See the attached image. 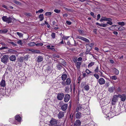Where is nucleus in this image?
I'll use <instances>...</instances> for the list:
<instances>
[{"mask_svg": "<svg viewBox=\"0 0 126 126\" xmlns=\"http://www.w3.org/2000/svg\"><path fill=\"white\" fill-rule=\"evenodd\" d=\"M83 107L82 105H81L78 107L76 109V111L81 112L83 115L88 114V112H86L87 110H88L86 109H85L84 108H83Z\"/></svg>", "mask_w": 126, "mask_h": 126, "instance_id": "nucleus-1", "label": "nucleus"}, {"mask_svg": "<svg viewBox=\"0 0 126 126\" xmlns=\"http://www.w3.org/2000/svg\"><path fill=\"white\" fill-rule=\"evenodd\" d=\"M2 20L4 22H7L8 23H9L12 22V18L10 17L8 18L7 17V16H3L2 18Z\"/></svg>", "mask_w": 126, "mask_h": 126, "instance_id": "nucleus-2", "label": "nucleus"}, {"mask_svg": "<svg viewBox=\"0 0 126 126\" xmlns=\"http://www.w3.org/2000/svg\"><path fill=\"white\" fill-rule=\"evenodd\" d=\"M8 55H5L1 58V61L4 63H6L8 61Z\"/></svg>", "mask_w": 126, "mask_h": 126, "instance_id": "nucleus-3", "label": "nucleus"}, {"mask_svg": "<svg viewBox=\"0 0 126 126\" xmlns=\"http://www.w3.org/2000/svg\"><path fill=\"white\" fill-rule=\"evenodd\" d=\"M118 95H114L112 99L111 104L112 105H115L118 100Z\"/></svg>", "mask_w": 126, "mask_h": 126, "instance_id": "nucleus-4", "label": "nucleus"}, {"mask_svg": "<svg viewBox=\"0 0 126 126\" xmlns=\"http://www.w3.org/2000/svg\"><path fill=\"white\" fill-rule=\"evenodd\" d=\"M64 94L62 93H60L57 94V98L58 100H62L64 97Z\"/></svg>", "mask_w": 126, "mask_h": 126, "instance_id": "nucleus-5", "label": "nucleus"}, {"mask_svg": "<svg viewBox=\"0 0 126 126\" xmlns=\"http://www.w3.org/2000/svg\"><path fill=\"white\" fill-rule=\"evenodd\" d=\"M118 97L121 99V101L124 102L126 99V94H122L118 95Z\"/></svg>", "mask_w": 126, "mask_h": 126, "instance_id": "nucleus-6", "label": "nucleus"}, {"mask_svg": "<svg viewBox=\"0 0 126 126\" xmlns=\"http://www.w3.org/2000/svg\"><path fill=\"white\" fill-rule=\"evenodd\" d=\"M58 121L52 118L49 122V123L52 125H56L58 123Z\"/></svg>", "mask_w": 126, "mask_h": 126, "instance_id": "nucleus-7", "label": "nucleus"}, {"mask_svg": "<svg viewBox=\"0 0 126 126\" xmlns=\"http://www.w3.org/2000/svg\"><path fill=\"white\" fill-rule=\"evenodd\" d=\"M70 98V96L68 94H66L65 95L64 98V101L65 102H68Z\"/></svg>", "mask_w": 126, "mask_h": 126, "instance_id": "nucleus-8", "label": "nucleus"}, {"mask_svg": "<svg viewBox=\"0 0 126 126\" xmlns=\"http://www.w3.org/2000/svg\"><path fill=\"white\" fill-rule=\"evenodd\" d=\"M98 82L100 85H103L105 84V81L103 78H101L98 79Z\"/></svg>", "mask_w": 126, "mask_h": 126, "instance_id": "nucleus-9", "label": "nucleus"}, {"mask_svg": "<svg viewBox=\"0 0 126 126\" xmlns=\"http://www.w3.org/2000/svg\"><path fill=\"white\" fill-rule=\"evenodd\" d=\"M68 106L67 104H64L61 106V109L63 111H65L67 109Z\"/></svg>", "mask_w": 126, "mask_h": 126, "instance_id": "nucleus-10", "label": "nucleus"}, {"mask_svg": "<svg viewBox=\"0 0 126 126\" xmlns=\"http://www.w3.org/2000/svg\"><path fill=\"white\" fill-rule=\"evenodd\" d=\"M76 114V118L77 119H80L82 117V113L80 112H77Z\"/></svg>", "mask_w": 126, "mask_h": 126, "instance_id": "nucleus-11", "label": "nucleus"}, {"mask_svg": "<svg viewBox=\"0 0 126 126\" xmlns=\"http://www.w3.org/2000/svg\"><path fill=\"white\" fill-rule=\"evenodd\" d=\"M43 57L41 56H39L37 58L36 61L37 63H40L42 62L43 60Z\"/></svg>", "mask_w": 126, "mask_h": 126, "instance_id": "nucleus-12", "label": "nucleus"}, {"mask_svg": "<svg viewBox=\"0 0 126 126\" xmlns=\"http://www.w3.org/2000/svg\"><path fill=\"white\" fill-rule=\"evenodd\" d=\"M81 122L79 120H77L74 123L75 126H79L81 125Z\"/></svg>", "mask_w": 126, "mask_h": 126, "instance_id": "nucleus-13", "label": "nucleus"}, {"mask_svg": "<svg viewBox=\"0 0 126 126\" xmlns=\"http://www.w3.org/2000/svg\"><path fill=\"white\" fill-rule=\"evenodd\" d=\"M64 113L62 111H60L58 114V117L59 119H60L63 117L64 116Z\"/></svg>", "mask_w": 126, "mask_h": 126, "instance_id": "nucleus-14", "label": "nucleus"}, {"mask_svg": "<svg viewBox=\"0 0 126 126\" xmlns=\"http://www.w3.org/2000/svg\"><path fill=\"white\" fill-rule=\"evenodd\" d=\"M9 59L11 61H15L16 59V58L15 55H12L10 57Z\"/></svg>", "mask_w": 126, "mask_h": 126, "instance_id": "nucleus-15", "label": "nucleus"}, {"mask_svg": "<svg viewBox=\"0 0 126 126\" xmlns=\"http://www.w3.org/2000/svg\"><path fill=\"white\" fill-rule=\"evenodd\" d=\"M46 71L48 73H50L52 71V70L50 66H48L46 69Z\"/></svg>", "mask_w": 126, "mask_h": 126, "instance_id": "nucleus-16", "label": "nucleus"}, {"mask_svg": "<svg viewBox=\"0 0 126 126\" xmlns=\"http://www.w3.org/2000/svg\"><path fill=\"white\" fill-rule=\"evenodd\" d=\"M56 67H57V68L58 70H61L62 67V64L60 62H59L58 64L57 65Z\"/></svg>", "mask_w": 126, "mask_h": 126, "instance_id": "nucleus-17", "label": "nucleus"}, {"mask_svg": "<svg viewBox=\"0 0 126 126\" xmlns=\"http://www.w3.org/2000/svg\"><path fill=\"white\" fill-rule=\"evenodd\" d=\"M96 24L97 25L103 27H106L108 25L106 24H99L98 22L96 23Z\"/></svg>", "mask_w": 126, "mask_h": 126, "instance_id": "nucleus-18", "label": "nucleus"}, {"mask_svg": "<svg viewBox=\"0 0 126 126\" xmlns=\"http://www.w3.org/2000/svg\"><path fill=\"white\" fill-rule=\"evenodd\" d=\"M15 118L16 120L17 121H21V118L19 115H18L16 116L15 117Z\"/></svg>", "mask_w": 126, "mask_h": 126, "instance_id": "nucleus-19", "label": "nucleus"}, {"mask_svg": "<svg viewBox=\"0 0 126 126\" xmlns=\"http://www.w3.org/2000/svg\"><path fill=\"white\" fill-rule=\"evenodd\" d=\"M81 64V62H78L77 63L76 66H77V69L78 70L80 68V66Z\"/></svg>", "mask_w": 126, "mask_h": 126, "instance_id": "nucleus-20", "label": "nucleus"}, {"mask_svg": "<svg viewBox=\"0 0 126 126\" xmlns=\"http://www.w3.org/2000/svg\"><path fill=\"white\" fill-rule=\"evenodd\" d=\"M0 85L1 87H4L5 86V80L2 79L0 83Z\"/></svg>", "mask_w": 126, "mask_h": 126, "instance_id": "nucleus-21", "label": "nucleus"}, {"mask_svg": "<svg viewBox=\"0 0 126 126\" xmlns=\"http://www.w3.org/2000/svg\"><path fill=\"white\" fill-rule=\"evenodd\" d=\"M62 78L63 80H65L67 77V76L66 74H63L62 76Z\"/></svg>", "mask_w": 126, "mask_h": 126, "instance_id": "nucleus-22", "label": "nucleus"}, {"mask_svg": "<svg viewBox=\"0 0 126 126\" xmlns=\"http://www.w3.org/2000/svg\"><path fill=\"white\" fill-rule=\"evenodd\" d=\"M71 83V79L69 78L67 79L66 82V85H69Z\"/></svg>", "mask_w": 126, "mask_h": 126, "instance_id": "nucleus-23", "label": "nucleus"}, {"mask_svg": "<svg viewBox=\"0 0 126 126\" xmlns=\"http://www.w3.org/2000/svg\"><path fill=\"white\" fill-rule=\"evenodd\" d=\"M51 47H50V46L48 45L47 46V47L48 49L52 50L53 51H55V49L54 48L52 47H54V46H52Z\"/></svg>", "mask_w": 126, "mask_h": 126, "instance_id": "nucleus-24", "label": "nucleus"}, {"mask_svg": "<svg viewBox=\"0 0 126 126\" xmlns=\"http://www.w3.org/2000/svg\"><path fill=\"white\" fill-rule=\"evenodd\" d=\"M33 52L36 53H37L40 54L41 53V52L39 50H36L35 49H32L31 51Z\"/></svg>", "mask_w": 126, "mask_h": 126, "instance_id": "nucleus-25", "label": "nucleus"}, {"mask_svg": "<svg viewBox=\"0 0 126 126\" xmlns=\"http://www.w3.org/2000/svg\"><path fill=\"white\" fill-rule=\"evenodd\" d=\"M115 90V88L114 87L112 86L110 87L109 89V91L110 93L112 92Z\"/></svg>", "mask_w": 126, "mask_h": 126, "instance_id": "nucleus-26", "label": "nucleus"}, {"mask_svg": "<svg viewBox=\"0 0 126 126\" xmlns=\"http://www.w3.org/2000/svg\"><path fill=\"white\" fill-rule=\"evenodd\" d=\"M40 19V20L41 21H42L44 19L43 15V14L40 15L38 17Z\"/></svg>", "mask_w": 126, "mask_h": 126, "instance_id": "nucleus-27", "label": "nucleus"}, {"mask_svg": "<svg viewBox=\"0 0 126 126\" xmlns=\"http://www.w3.org/2000/svg\"><path fill=\"white\" fill-rule=\"evenodd\" d=\"M28 45V46H33L35 45V43L34 42H31L29 43Z\"/></svg>", "mask_w": 126, "mask_h": 126, "instance_id": "nucleus-28", "label": "nucleus"}, {"mask_svg": "<svg viewBox=\"0 0 126 126\" xmlns=\"http://www.w3.org/2000/svg\"><path fill=\"white\" fill-rule=\"evenodd\" d=\"M51 15V13L50 12H46L45 15L46 16H50Z\"/></svg>", "mask_w": 126, "mask_h": 126, "instance_id": "nucleus-29", "label": "nucleus"}, {"mask_svg": "<svg viewBox=\"0 0 126 126\" xmlns=\"http://www.w3.org/2000/svg\"><path fill=\"white\" fill-rule=\"evenodd\" d=\"M114 73L116 75H117L119 74V71L115 68H114Z\"/></svg>", "mask_w": 126, "mask_h": 126, "instance_id": "nucleus-30", "label": "nucleus"}, {"mask_svg": "<svg viewBox=\"0 0 126 126\" xmlns=\"http://www.w3.org/2000/svg\"><path fill=\"white\" fill-rule=\"evenodd\" d=\"M84 89L85 90L87 91L88 90H89V86L88 85H86L84 87Z\"/></svg>", "mask_w": 126, "mask_h": 126, "instance_id": "nucleus-31", "label": "nucleus"}, {"mask_svg": "<svg viewBox=\"0 0 126 126\" xmlns=\"http://www.w3.org/2000/svg\"><path fill=\"white\" fill-rule=\"evenodd\" d=\"M94 63L92 62H91L90 63H89V64L88 65V67H91L92 66L94 65Z\"/></svg>", "mask_w": 126, "mask_h": 126, "instance_id": "nucleus-32", "label": "nucleus"}, {"mask_svg": "<svg viewBox=\"0 0 126 126\" xmlns=\"http://www.w3.org/2000/svg\"><path fill=\"white\" fill-rule=\"evenodd\" d=\"M24 60V58L23 57H19L18 61L20 62H23Z\"/></svg>", "mask_w": 126, "mask_h": 126, "instance_id": "nucleus-33", "label": "nucleus"}, {"mask_svg": "<svg viewBox=\"0 0 126 126\" xmlns=\"http://www.w3.org/2000/svg\"><path fill=\"white\" fill-rule=\"evenodd\" d=\"M106 17H102L100 21L101 22H102L104 21H106Z\"/></svg>", "mask_w": 126, "mask_h": 126, "instance_id": "nucleus-34", "label": "nucleus"}, {"mask_svg": "<svg viewBox=\"0 0 126 126\" xmlns=\"http://www.w3.org/2000/svg\"><path fill=\"white\" fill-rule=\"evenodd\" d=\"M86 47L89 50H91L92 49V47L90 46V45H86Z\"/></svg>", "mask_w": 126, "mask_h": 126, "instance_id": "nucleus-35", "label": "nucleus"}, {"mask_svg": "<svg viewBox=\"0 0 126 126\" xmlns=\"http://www.w3.org/2000/svg\"><path fill=\"white\" fill-rule=\"evenodd\" d=\"M78 31L79 33L82 34L84 33V31L81 29H78Z\"/></svg>", "mask_w": 126, "mask_h": 126, "instance_id": "nucleus-36", "label": "nucleus"}, {"mask_svg": "<svg viewBox=\"0 0 126 126\" xmlns=\"http://www.w3.org/2000/svg\"><path fill=\"white\" fill-rule=\"evenodd\" d=\"M118 24L120 25L121 26H124L125 25V22H119L118 23Z\"/></svg>", "mask_w": 126, "mask_h": 126, "instance_id": "nucleus-37", "label": "nucleus"}, {"mask_svg": "<svg viewBox=\"0 0 126 126\" xmlns=\"http://www.w3.org/2000/svg\"><path fill=\"white\" fill-rule=\"evenodd\" d=\"M82 40L87 42H89L90 41L88 39L84 37L83 38Z\"/></svg>", "mask_w": 126, "mask_h": 126, "instance_id": "nucleus-38", "label": "nucleus"}, {"mask_svg": "<svg viewBox=\"0 0 126 126\" xmlns=\"http://www.w3.org/2000/svg\"><path fill=\"white\" fill-rule=\"evenodd\" d=\"M52 38L54 39L55 38V33L54 32H52L51 35Z\"/></svg>", "mask_w": 126, "mask_h": 126, "instance_id": "nucleus-39", "label": "nucleus"}, {"mask_svg": "<svg viewBox=\"0 0 126 126\" xmlns=\"http://www.w3.org/2000/svg\"><path fill=\"white\" fill-rule=\"evenodd\" d=\"M54 11L55 13H57L58 14V13H60V12H61V10H60L56 9L54 10Z\"/></svg>", "mask_w": 126, "mask_h": 126, "instance_id": "nucleus-40", "label": "nucleus"}, {"mask_svg": "<svg viewBox=\"0 0 126 126\" xmlns=\"http://www.w3.org/2000/svg\"><path fill=\"white\" fill-rule=\"evenodd\" d=\"M16 34L18 35L20 37L22 36V34L21 33H20L19 32H16Z\"/></svg>", "mask_w": 126, "mask_h": 126, "instance_id": "nucleus-41", "label": "nucleus"}, {"mask_svg": "<svg viewBox=\"0 0 126 126\" xmlns=\"http://www.w3.org/2000/svg\"><path fill=\"white\" fill-rule=\"evenodd\" d=\"M8 43L12 44L14 46H16L17 45L16 44H15L14 42H9Z\"/></svg>", "mask_w": 126, "mask_h": 126, "instance_id": "nucleus-42", "label": "nucleus"}, {"mask_svg": "<svg viewBox=\"0 0 126 126\" xmlns=\"http://www.w3.org/2000/svg\"><path fill=\"white\" fill-rule=\"evenodd\" d=\"M85 72L87 73L88 74H89L90 73H92V72L90 71L88 69H87L85 71Z\"/></svg>", "mask_w": 126, "mask_h": 126, "instance_id": "nucleus-43", "label": "nucleus"}, {"mask_svg": "<svg viewBox=\"0 0 126 126\" xmlns=\"http://www.w3.org/2000/svg\"><path fill=\"white\" fill-rule=\"evenodd\" d=\"M2 33H4L7 32H8V30L7 29H4L2 30Z\"/></svg>", "mask_w": 126, "mask_h": 126, "instance_id": "nucleus-44", "label": "nucleus"}, {"mask_svg": "<svg viewBox=\"0 0 126 126\" xmlns=\"http://www.w3.org/2000/svg\"><path fill=\"white\" fill-rule=\"evenodd\" d=\"M17 43L18 44L20 45H22L23 44V43H22V41L21 40L18 41H17Z\"/></svg>", "mask_w": 126, "mask_h": 126, "instance_id": "nucleus-45", "label": "nucleus"}, {"mask_svg": "<svg viewBox=\"0 0 126 126\" xmlns=\"http://www.w3.org/2000/svg\"><path fill=\"white\" fill-rule=\"evenodd\" d=\"M94 76L97 79H98L99 77L98 75L97 74H94Z\"/></svg>", "mask_w": 126, "mask_h": 126, "instance_id": "nucleus-46", "label": "nucleus"}, {"mask_svg": "<svg viewBox=\"0 0 126 126\" xmlns=\"http://www.w3.org/2000/svg\"><path fill=\"white\" fill-rule=\"evenodd\" d=\"M111 78L113 80H116L117 79L116 76H112Z\"/></svg>", "mask_w": 126, "mask_h": 126, "instance_id": "nucleus-47", "label": "nucleus"}, {"mask_svg": "<svg viewBox=\"0 0 126 126\" xmlns=\"http://www.w3.org/2000/svg\"><path fill=\"white\" fill-rule=\"evenodd\" d=\"M124 29V28L123 27L121 26L119 27V31H122Z\"/></svg>", "mask_w": 126, "mask_h": 126, "instance_id": "nucleus-48", "label": "nucleus"}, {"mask_svg": "<svg viewBox=\"0 0 126 126\" xmlns=\"http://www.w3.org/2000/svg\"><path fill=\"white\" fill-rule=\"evenodd\" d=\"M8 51L9 52H16V51L15 50H13L12 49H9Z\"/></svg>", "mask_w": 126, "mask_h": 126, "instance_id": "nucleus-49", "label": "nucleus"}, {"mask_svg": "<svg viewBox=\"0 0 126 126\" xmlns=\"http://www.w3.org/2000/svg\"><path fill=\"white\" fill-rule=\"evenodd\" d=\"M111 21H108V22H107V23L106 24H109L110 25H112L113 23H112V22H111Z\"/></svg>", "mask_w": 126, "mask_h": 126, "instance_id": "nucleus-50", "label": "nucleus"}, {"mask_svg": "<svg viewBox=\"0 0 126 126\" xmlns=\"http://www.w3.org/2000/svg\"><path fill=\"white\" fill-rule=\"evenodd\" d=\"M90 14L94 18L95 17V16L94 15V13L91 12L90 13Z\"/></svg>", "mask_w": 126, "mask_h": 126, "instance_id": "nucleus-51", "label": "nucleus"}, {"mask_svg": "<svg viewBox=\"0 0 126 126\" xmlns=\"http://www.w3.org/2000/svg\"><path fill=\"white\" fill-rule=\"evenodd\" d=\"M8 47H3L0 48V50H2L4 49H7Z\"/></svg>", "mask_w": 126, "mask_h": 126, "instance_id": "nucleus-52", "label": "nucleus"}, {"mask_svg": "<svg viewBox=\"0 0 126 126\" xmlns=\"http://www.w3.org/2000/svg\"><path fill=\"white\" fill-rule=\"evenodd\" d=\"M112 19L111 18H106V21H112Z\"/></svg>", "mask_w": 126, "mask_h": 126, "instance_id": "nucleus-53", "label": "nucleus"}, {"mask_svg": "<svg viewBox=\"0 0 126 126\" xmlns=\"http://www.w3.org/2000/svg\"><path fill=\"white\" fill-rule=\"evenodd\" d=\"M24 58V60H27L28 59V56L27 55H26L24 56L23 57Z\"/></svg>", "mask_w": 126, "mask_h": 126, "instance_id": "nucleus-54", "label": "nucleus"}, {"mask_svg": "<svg viewBox=\"0 0 126 126\" xmlns=\"http://www.w3.org/2000/svg\"><path fill=\"white\" fill-rule=\"evenodd\" d=\"M99 68L98 66L96 67V68L94 70V71L95 72H96L98 71Z\"/></svg>", "mask_w": 126, "mask_h": 126, "instance_id": "nucleus-55", "label": "nucleus"}, {"mask_svg": "<svg viewBox=\"0 0 126 126\" xmlns=\"http://www.w3.org/2000/svg\"><path fill=\"white\" fill-rule=\"evenodd\" d=\"M66 23L68 25H71L72 23L71 22L68 21H66Z\"/></svg>", "mask_w": 126, "mask_h": 126, "instance_id": "nucleus-56", "label": "nucleus"}, {"mask_svg": "<svg viewBox=\"0 0 126 126\" xmlns=\"http://www.w3.org/2000/svg\"><path fill=\"white\" fill-rule=\"evenodd\" d=\"M91 50H88V49H87H87H86V52H85V53L86 54H88L89 53V52Z\"/></svg>", "mask_w": 126, "mask_h": 126, "instance_id": "nucleus-57", "label": "nucleus"}, {"mask_svg": "<svg viewBox=\"0 0 126 126\" xmlns=\"http://www.w3.org/2000/svg\"><path fill=\"white\" fill-rule=\"evenodd\" d=\"M61 83L63 86H65L66 85V83L65 81H62Z\"/></svg>", "mask_w": 126, "mask_h": 126, "instance_id": "nucleus-58", "label": "nucleus"}, {"mask_svg": "<svg viewBox=\"0 0 126 126\" xmlns=\"http://www.w3.org/2000/svg\"><path fill=\"white\" fill-rule=\"evenodd\" d=\"M14 2L16 4H19L20 3V2L16 0H15L14 1Z\"/></svg>", "mask_w": 126, "mask_h": 126, "instance_id": "nucleus-59", "label": "nucleus"}, {"mask_svg": "<svg viewBox=\"0 0 126 126\" xmlns=\"http://www.w3.org/2000/svg\"><path fill=\"white\" fill-rule=\"evenodd\" d=\"M100 17V14H98L97 15V20H99Z\"/></svg>", "mask_w": 126, "mask_h": 126, "instance_id": "nucleus-60", "label": "nucleus"}, {"mask_svg": "<svg viewBox=\"0 0 126 126\" xmlns=\"http://www.w3.org/2000/svg\"><path fill=\"white\" fill-rule=\"evenodd\" d=\"M43 43H38L36 44H35V45L36 46H42L43 45Z\"/></svg>", "mask_w": 126, "mask_h": 126, "instance_id": "nucleus-61", "label": "nucleus"}, {"mask_svg": "<svg viewBox=\"0 0 126 126\" xmlns=\"http://www.w3.org/2000/svg\"><path fill=\"white\" fill-rule=\"evenodd\" d=\"M53 56L54 57H56L57 58H59V55H57L55 54L53 55Z\"/></svg>", "mask_w": 126, "mask_h": 126, "instance_id": "nucleus-62", "label": "nucleus"}, {"mask_svg": "<svg viewBox=\"0 0 126 126\" xmlns=\"http://www.w3.org/2000/svg\"><path fill=\"white\" fill-rule=\"evenodd\" d=\"M110 82H107L105 83V85H106L108 87L109 85Z\"/></svg>", "mask_w": 126, "mask_h": 126, "instance_id": "nucleus-63", "label": "nucleus"}, {"mask_svg": "<svg viewBox=\"0 0 126 126\" xmlns=\"http://www.w3.org/2000/svg\"><path fill=\"white\" fill-rule=\"evenodd\" d=\"M82 58L81 57H79L77 59V60L78 61H81L82 60Z\"/></svg>", "mask_w": 126, "mask_h": 126, "instance_id": "nucleus-64", "label": "nucleus"}]
</instances>
